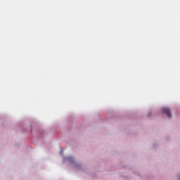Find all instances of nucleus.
Returning a JSON list of instances; mask_svg holds the SVG:
<instances>
[{
	"instance_id": "f257e3e1",
	"label": "nucleus",
	"mask_w": 180,
	"mask_h": 180,
	"mask_svg": "<svg viewBox=\"0 0 180 180\" xmlns=\"http://www.w3.org/2000/svg\"><path fill=\"white\" fill-rule=\"evenodd\" d=\"M162 112L163 113H165V115H167V116L168 117H172V115H171V112L169 111V108H164L162 109Z\"/></svg>"
}]
</instances>
